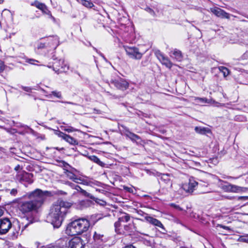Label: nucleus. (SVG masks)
Masks as SVG:
<instances>
[{
    "label": "nucleus",
    "instance_id": "obj_1",
    "mask_svg": "<svg viewBox=\"0 0 248 248\" xmlns=\"http://www.w3.org/2000/svg\"><path fill=\"white\" fill-rule=\"evenodd\" d=\"M72 206L70 202L59 200L52 205L47 219L55 228L60 227Z\"/></svg>",
    "mask_w": 248,
    "mask_h": 248
},
{
    "label": "nucleus",
    "instance_id": "obj_2",
    "mask_svg": "<svg viewBox=\"0 0 248 248\" xmlns=\"http://www.w3.org/2000/svg\"><path fill=\"white\" fill-rule=\"evenodd\" d=\"M48 195V191L37 189L29 195L31 200L21 202L19 203L18 208L24 214L36 210L42 205Z\"/></svg>",
    "mask_w": 248,
    "mask_h": 248
},
{
    "label": "nucleus",
    "instance_id": "obj_3",
    "mask_svg": "<svg viewBox=\"0 0 248 248\" xmlns=\"http://www.w3.org/2000/svg\"><path fill=\"white\" fill-rule=\"evenodd\" d=\"M90 226L89 221L86 218H79L69 223L65 230L66 233L73 236L80 234L86 232Z\"/></svg>",
    "mask_w": 248,
    "mask_h": 248
},
{
    "label": "nucleus",
    "instance_id": "obj_4",
    "mask_svg": "<svg viewBox=\"0 0 248 248\" xmlns=\"http://www.w3.org/2000/svg\"><path fill=\"white\" fill-rule=\"evenodd\" d=\"M220 187L226 192H240L246 189V188L233 185L228 183L226 181H223L220 179H218Z\"/></svg>",
    "mask_w": 248,
    "mask_h": 248
},
{
    "label": "nucleus",
    "instance_id": "obj_5",
    "mask_svg": "<svg viewBox=\"0 0 248 248\" xmlns=\"http://www.w3.org/2000/svg\"><path fill=\"white\" fill-rule=\"evenodd\" d=\"M16 179L21 183L31 184L33 182V174L24 171H19L16 175Z\"/></svg>",
    "mask_w": 248,
    "mask_h": 248
},
{
    "label": "nucleus",
    "instance_id": "obj_6",
    "mask_svg": "<svg viewBox=\"0 0 248 248\" xmlns=\"http://www.w3.org/2000/svg\"><path fill=\"white\" fill-rule=\"evenodd\" d=\"M126 54L131 58L134 59H140L142 54L139 51L138 48L136 47L124 46Z\"/></svg>",
    "mask_w": 248,
    "mask_h": 248
},
{
    "label": "nucleus",
    "instance_id": "obj_7",
    "mask_svg": "<svg viewBox=\"0 0 248 248\" xmlns=\"http://www.w3.org/2000/svg\"><path fill=\"white\" fill-rule=\"evenodd\" d=\"M53 70L58 72H65L69 69V66L63 59L55 60L53 63Z\"/></svg>",
    "mask_w": 248,
    "mask_h": 248
},
{
    "label": "nucleus",
    "instance_id": "obj_8",
    "mask_svg": "<svg viewBox=\"0 0 248 248\" xmlns=\"http://www.w3.org/2000/svg\"><path fill=\"white\" fill-rule=\"evenodd\" d=\"M12 226L9 219L4 218L0 219V234H4L6 233L11 228Z\"/></svg>",
    "mask_w": 248,
    "mask_h": 248
},
{
    "label": "nucleus",
    "instance_id": "obj_9",
    "mask_svg": "<svg viewBox=\"0 0 248 248\" xmlns=\"http://www.w3.org/2000/svg\"><path fill=\"white\" fill-rule=\"evenodd\" d=\"M209 11L214 14L217 17L221 18L230 19V18L229 13L217 7L210 8Z\"/></svg>",
    "mask_w": 248,
    "mask_h": 248
},
{
    "label": "nucleus",
    "instance_id": "obj_10",
    "mask_svg": "<svg viewBox=\"0 0 248 248\" xmlns=\"http://www.w3.org/2000/svg\"><path fill=\"white\" fill-rule=\"evenodd\" d=\"M64 173L68 178L75 183L83 184L84 185L88 184V182L86 180L81 178V177H77L74 173L68 170H65L64 171Z\"/></svg>",
    "mask_w": 248,
    "mask_h": 248
},
{
    "label": "nucleus",
    "instance_id": "obj_11",
    "mask_svg": "<svg viewBox=\"0 0 248 248\" xmlns=\"http://www.w3.org/2000/svg\"><path fill=\"white\" fill-rule=\"evenodd\" d=\"M110 82L117 89L123 91L127 89L129 86L128 83L125 80L122 78L112 80Z\"/></svg>",
    "mask_w": 248,
    "mask_h": 248
},
{
    "label": "nucleus",
    "instance_id": "obj_12",
    "mask_svg": "<svg viewBox=\"0 0 248 248\" xmlns=\"http://www.w3.org/2000/svg\"><path fill=\"white\" fill-rule=\"evenodd\" d=\"M70 248H83V245L81 239L79 237H75L72 239L69 243Z\"/></svg>",
    "mask_w": 248,
    "mask_h": 248
},
{
    "label": "nucleus",
    "instance_id": "obj_13",
    "mask_svg": "<svg viewBox=\"0 0 248 248\" xmlns=\"http://www.w3.org/2000/svg\"><path fill=\"white\" fill-rule=\"evenodd\" d=\"M156 55L157 59L163 64L165 65L166 67L169 68L171 67L172 63L170 62L169 59L167 57H165V56L162 53L158 51L156 53Z\"/></svg>",
    "mask_w": 248,
    "mask_h": 248
},
{
    "label": "nucleus",
    "instance_id": "obj_14",
    "mask_svg": "<svg viewBox=\"0 0 248 248\" xmlns=\"http://www.w3.org/2000/svg\"><path fill=\"white\" fill-rule=\"evenodd\" d=\"M199 183L193 180H190L188 184H186L183 186V189L187 192L192 193L193 192L195 188L198 185Z\"/></svg>",
    "mask_w": 248,
    "mask_h": 248
},
{
    "label": "nucleus",
    "instance_id": "obj_15",
    "mask_svg": "<svg viewBox=\"0 0 248 248\" xmlns=\"http://www.w3.org/2000/svg\"><path fill=\"white\" fill-rule=\"evenodd\" d=\"M145 219L147 222L150 223V224H151L154 226H157V227L161 228L164 231H165V229L163 224L158 219L153 218V217H150V216H146L145 217Z\"/></svg>",
    "mask_w": 248,
    "mask_h": 248
},
{
    "label": "nucleus",
    "instance_id": "obj_16",
    "mask_svg": "<svg viewBox=\"0 0 248 248\" xmlns=\"http://www.w3.org/2000/svg\"><path fill=\"white\" fill-rule=\"evenodd\" d=\"M28 225L29 224H26L23 226L22 229H20V224H17L16 225H14L15 231L13 232V235L17 237L19 234H21L24 229H25L28 226Z\"/></svg>",
    "mask_w": 248,
    "mask_h": 248
},
{
    "label": "nucleus",
    "instance_id": "obj_17",
    "mask_svg": "<svg viewBox=\"0 0 248 248\" xmlns=\"http://www.w3.org/2000/svg\"><path fill=\"white\" fill-rule=\"evenodd\" d=\"M64 140L72 145H76L78 144V141L77 140L67 134L65 137H64Z\"/></svg>",
    "mask_w": 248,
    "mask_h": 248
},
{
    "label": "nucleus",
    "instance_id": "obj_18",
    "mask_svg": "<svg viewBox=\"0 0 248 248\" xmlns=\"http://www.w3.org/2000/svg\"><path fill=\"white\" fill-rule=\"evenodd\" d=\"M195 131L200 134H205L207 133H210V130L209 128L206 127H198L195 128Z\"/></svg>",
    "mask_w": 248,
    "mask_h": 248
},
{
    "label": "nucleus",
    "instance_id": "obj_19",
    "mask_svg": "<svg viewBox=\"0 0 248 248\" xmlns=\"http://www.w3.org/2000/svg\"><path fill=\"white\" fill-rule=\"evenodd\" d=\"M173 55L174 58L178 61H181L182 60V55L181 52L177 49H175L173 51Z\"/></svg>",
    "mask_w": 248,
    "mask_h": 248
},
{
    "label": "nucleus",
    "instance_id": "obj_20",
    "mask_svg": "<svg viewBox=\"0 0 248 248\" xmlns=\"http://www.w3.org/2000/svg\"><path fill=\"white\" fill-rule=\"evenodd\" d=\"M89 158L91 160L97 163L101 166H103L104 165V163L100 161V160L96 156L91 155L89 157Z\"/></svg>",
    "mask_w": 248,
    "mask_h": 248
},
{
    "label": "nucleus",
    "instance_id": "obj_21",
    "mask_svg": "<svg viewBox=\"0 0 248 248\" xmlns=\"http://www.w3.org/2000/svg\"><path fill=\"white\" fill-rule=\"evenodd\" d=\"M126 136L132 140H139L140 137L139 136L129 131H127V133L125 134Z\"/></svg>",
    "mask_w": 248,
    "mask_h": 248
},
{
    "label": "nucleus",
    "instance_id": "obj_22",
    "mask_svg": "<svg viewBox=\"0 0 248 248\" xmlns=\"http://www.w3.org/2000/svg\"><path fill=\"white\" fill-rule=\"evenodd\" d=\"M78 1L81 3L83 5L88 8H91L93 6V4L90 1L86 0H78Z\"/></svg>",
    "mask_w": 248,
    "mask_h": 248
},
{
    "label": "nucleus",
    "instance_id": "obj_23",
    "mask_svg": "<svg viewBox=\"0 0 248 248\" xmlns=\"http://www.w3.org/2000/svg\"><path fill=\"white\" fill-rule=\"evenodd\" d=\"M119 220L121 221V222H127L130 219V216L128 214L124 213V216L119 217Z\"/></svg>",
    "mask_w": 248,
    "mask_h": 248
},
{
    "label": "nucleus",
    "instance_id": "obj_24",
    "mask_svg": "<svg viewBox=\"0 0 248 248\" xmlns=\"http://www.w3.org/2000/svg\"><path fill=\"white\" fill-rule=\"evenodd\" d=\"M51 95H53L59 99H61L62 98L61 92L57 91L51 92V93L48 95V96L50 97L51 96Z\"/></svg>",
    "mask_w": 248,
    "mask_h": 248
},
{
    "label": "nucleus",
    "instance_id": "obj_25",
    "mask_svg": "<svg viewBox=\"0 0 248 248\" xmlns=\"http://www.w3.org/2000/svg\"><path fill=\"white\" fill-rule=\"evenodd\" d=\"M74 189L77 190L78 191L80 192L83 195L86 196L87 197L89 196V193L86 192L85 190L82 189L79 186L77 185L74 187Z\"/></svg>",
    "mask_w": 248,
    "mask_h": 248
},
{
    "label": "nucleus",
    "instance_id": "obj_26",
    "mask_svg": "<svg viewBox=\"0 0 248 248\" xmlns=\"http://www.w3.org/2000/svg\"><path fill=\"white\" fill-rule=\"evenodd\" d=\"M219 70L223 74L224 77H227L229 74V71L228 68L224 66L219 67Z\"/></svg>",
    "mask_w": 248,
    "mask_h": 248
},
{
    "label": "nucleus",
    "instance_id": "obj_27",
    "mask_svg": "<svg viewBox=\"0 0 248 248\" xmlns=\"http://www.w3.org/2000/svg\"><path fill=\"white\" fill-rule=\"evenodd\" d=\"M104 236L103 234L97 233L95 232L93 234V238L95 240H102V237Z\"/></svg>",
    "mask_w": 248,
    "mask_h": 248
},
{
    "label": "nucleus",
    "instance_id": "obj_28",
    "mask_svg": "<svg viewBox=\"0 0 248 248\" xmlns=\"http://www.w3.org/2000/svg\"><path fill=\"white\" fill-rule=\"evenodd\" d=\"M61 128L63 130H64L66 132H67L68 133L76 131L77 130V129H75L74 128H73V127H71V126H69L68 127H64V126H61Z\"/></svg>",
    "mask_w": 248,
    "mask_h": 248
},
{
    "label": "nucleus",
    "instance_id": "obj_29",
    "mask_svg": "<svg viewBox=\"0 0 248 248\" xmlns=\"http://www.w3.org/2000/svg\"><path fill=\"white\" fill-rule=\"evenodd\" d=\"M195 101H196L197 103H201V104L208 103L207 99L205 98L197 97L195 98Z\"/></svg>",
    "mask_w": 248,
    "mask_h": 248
},
{
    "label": "nucleus",
    "instance_id": "obj_30",
    "mask_svg": "<svg viewBox=\"0 0 248 248\" xmlns=\"http://www.w3.org/2000/svg\"><path fill=\"white\" fill-rule=\"evenodd\" d=\"M55 134L56 135H57L58 137L62 138L63 140H64V137H65V136L67 135L60 131H58V130H56L55 131Z\"/></svg>",
    "mask_w": 248,
    "mask_h": 248
},
{
    "label": "nucleus",
    "instance_id": "obj_31",
    "mask_svg": "<svg viewBox=\"0 0 248 248\" xmlns=\"http://www.w3.org/2000/svg\"><path fill=\"white\" fill-rule=\"evenodd\" d=\"M170 175L167 174H164L161 176V179L163 181H164L166 183H168L169 182H170Z\"/></svg>",
    "mask_w": 248,
    "mask_h": 248
},
{
    "label": "nucleus",
    "instance_id": "obj_32",
    "mask_svg": "<svg viewBox=\"0 0 248 248\" xmlns=\"http://www.w3.org/2000/svg\"><path fill=\"white\" fill-rule=\"evenodd\" d=\"M36 6L37 8L42 11H44L46 9L45 5L41 3H38L36 4Z\"/></svg>",
    "mask_w": 248,
    "mask_h": 248
},
{
    "label": "nucleus",
    "instance_id": "obj_33",
    "mask_svg": "<svg viewBox=\"0 0 248 248\" xmlns=\"http://www.w3.org/2000/svg\"><path fill=\"white\" fill-rule=\"evenodd\" d=\"M95 202L98 204H99L101 205H102V206H104L106 204V202L105 201L100 200V199H97L95 201Z\"/></svg>",
    "mask_w": 248,
    "mask_h": 248
},
{
    "label": "nucleus",
    "instance_id": "obj_34",
    "mask_svg": "<svg viewBox=\"0 0 248 248\" xmlns=\"http://www.w3.org/2000/svg\"><path fill=\"white\" fill-rule=\"evenodd\" d=\"M6 67L4 62L0 60V73L3 72Z\"/></svg>",
    "mask_w": 248,
    "mask_h": 248
},
{
    "label": "nucleus",
    "instance_id": "obj_35",
    "mask_svg": "<svg viewBox=\"0 0 248 248\" xmlns=\"http://www.w3.org/2000/svg\"><path fill=\"white\" fill-rule=\"evenodd\" d=\"M21 88L26 92H31L32 89L29 87L21 86Z\"/></svg>",
    "mask_w": 248,
    "mask_h": 248
},
{
    "label": "nucleus",
    "instance_id": "obj_36",
    "mask_svg": "<svg viewBox=\"0 0 248 248\" xmlns=\"http://www.w3.org/2000/svg\"><path fill=\"white\" fill-rule=\"evenodd\" d=\"M10 193L11 195L15 196L17 193V190L16 189L13 188L10 190Z\"/></svg>",
    "mask_w": 248,
    "mask_h": 248
},
{
    "label": "nucleus",
    "instance_id": "obj_37",
    "mask_svg": "<svg viewBox=\"0 0 248 248\" xmlns=\"http://www.w3.org/2000/svg\"><path fill=\"white\" fill-rule=\"evenodd\" d=\"M65 184L66 185H68L69 186H70L71 187H72L73 189H74V187L77 186V185H75L74 184H73L70 182H69V181L66 182Z\"/></svg>",
    "mask_w": 248,
    "mask_h": 248
},
{
    "label": "nucleus",
    "instance_id": "obj_38",
    "mask_svg": "<svg viewBox=\"0 0 248 248\" xmlns=\"http://www.w3.org/2000/svg\"><path fill=\"white\" fill-rule=\"evenodd\" d=\"M38 62V61L34 60V59H27L26 60V62H28L31 64H34L33 62Z\"/></svg>",
    "mask_w": 248,
    "mask_h": 248
},
{
    "label": "nucleus",
    "instance_id": "obj_39",
    "mask_svg": "<svg viewBox=\"0 0 248 248\" xmlns=\"http://www.w3.org/2000/svg\"><path fill=\"white\" fill-rule=\"evenodd\" d=\"M121 222V221L119 220V218L118 219V220L115 223V227L116 228H118L120 226V223Z\"/></svg>",
    "mask_w": 248,
    "mask_h": 248
},
{
    "label": "nucleus",
    "instance_id": "obj_40",
    "mask_svg": "<svg viewBox=\"0 0 248 248\" xmlns=\"http://www.w3.org/2000/svg\"><path fill=\"white\" fill-rule=\"evenodd\" d=\"M248 199V197H246V196H240V197H238V200H246Z\"/></svg>",
    "mask_w": 248,
    "mask_h": 248
},
{
    "label": "nucleus",
    "instance_id": "obj_41",
    "mask_svg": "<svg viewBox=\"0 0 248 248\" xmlns=\"http://www.w3.org/2000/svg\"><path fill=\"white\" fill-rule=\"evenodd\" d=\"M147 11L151 13L153 16H155V12L151 8H148Z\"/></svg>",
    "mask_w": 248,
    "mask_h": 248
},
{
    "label": "nucleus",
    "instance_id": "obj_42",
    "mask_svg": "<svg viewBox=\"0 0 248 248\" xmlns=\"http://www.w3.org/2000/svg\"><path fill=\"white\" fill-rule=\"evenodd\" d=\"M218 227H219L220 228H223V229H224L225 230H230V228H229V227L223 226L222 225H218Z\"/></svg>",
    "mask_w": 248,
    "mask_h": 248
},
{
    "label": "nucleus",
    "instance_id": "obj_43",
    "mask_svg": "<svg viewBox=\"0 0 248 248\" xmlns=\"http://www.w3.org/2000/svg\"><path fill=\"white\" fill-rule=\"evenodd\" d=\"M51 40L55 44V47H56L57 46V42L58 41L57 38H51Z\"/></svg>",
    "mask_w": 248,
    "mask_h": 248
},
{
    "label": "nucleus",
    "instance_id": "obj_44",
    "mask_svg": "<svg viewBox=\"0 0 248 248\" xmlns=\"http://www.w3.org/2000/svg\"><path fill=\"white\" fill-rule=\"evenodd\" d=\"M47 248H64L62 247L59 246H51Z\"/></svg>",
    "mask_w": 248,
    "mask_h": 248
},
{
    "label": "nucleus",
    "instance_id": "obj_45",
    "mask_svg": "<svg viewBox=\"0 0 248 248\" xmlns=\"http://www.w3.org/2000/svg\"><path fill=\"white\" fill-rule=\"evenodd\" d=\"M124 248H136L132 245H129L126 246Z\"/></svg>",
    "mask_w": 248,
    "mask_h": 248
},
{
    "label": "nucleus",
    "instance_id": "obj_46",
    "mask_svg": "<svg viewBox=\"0 0 248 248\" xmlns=\"http://www.w3.org/2000/svg\"><path fill=\"white\" fill-rule=\"evenodd\" d=\"M3 212H4V211L2 209V208L0 207V217H1L3 214Z\"/></svg>",
    "mask_w": 248,
    "mask_h": 248
},
{
    "label": "nucleus",
    "instance_id": "obj_47",
    "mask_svg": "<svg viewBox=\"0 0 248 248\" xmlns=\"http://www.w3.org/2000/svg\"><path fill=\"white\" fill-rule=\"evenodd\" d=\"M20 169V166L19 165H17V166L15 168V170H16V171H17V170H19Z\"/></svg>",
    "mask_w": 248,
    "mask_h": 248
},
{
    "label": "nucleus",
    "instance_id": "obj_48",
    "mask_svg": "<svg viewBox=\"0 0 248 248\" xmlns=\"http://www.w3.org/2000/svg\"><path fill=\"white\" fill-rule=\"evenodd\" d=\"M124 230H126V231H129V226H127V225H125L124 226Z\"/></svg>",
    "mask_w": 248,
    "mask_h": 248
},
{
    "label": "nucleus",
    "instance_id": "obj_49",
    "mask_svg": "<svg viewBox=\"0 0 248 248\" xmlns=\"http://www.w3.org/2000/svg\"><path fill=\"white\" fill-rule=\"evenodd\" d=\"M62 102L64 103H66V104H74L73 103L70 102Z\"/></svg>",
    "mask_w": 248,
    "mask_h": 248
},
{
    "label": "nucleus",
    "instance_id": "obj_50",
    "mask_svg": "<svg viewBox=\"0 0 248 248\" xmlns=\"http://www.w3.org/2000/svg\"><path fill=\"white\" fill-rule=\"evenodd\" d=\"M44 46V44H40L39 46H38V48H43Z\"/></svg>",
    "mask_w": 248,
    "mask_h": 248
},
{
    "label": "nucleus",
    "instance_id": "obj_51",
    "mask_svg": "<svg viewBox=\"0 0 248 248\" xmlns=\"http://www.w3.org/2000/svg\"><path fill=\"white\" fill-rule=\"evenodd\" d=\"M227 198L228 199L231 200V199H233L234 198L233 197H227Z\"/></svg>",
    "mask_w": 248,
    "mask_h": 248
},
{
    "label": "nucleus",
    "instance_id": "obj_52",
    "mask_svg": "<svg viewBox=\"0 0 248 248\" xmlns=\"http://www.w3.org/2000/svg\"><path fill=\"white\" fill-rule=\"evenodd\" d=\"M223 178H232L231 177H229V176H223Z\"/></svg>",
    "mask_w": 248,
    "mask_h": 248
},
{
    "label": "nucleus",
    "instance_id": "obj_53",
    "mask_svg": "<svg viewBox=\"0 0 248 248\" xmlns=\"http://www.w3.org/2000/svg\"><path fill=\"white\" fill-rule=\"evenodd\" d=\"M208 185L207 183H205V184L204 185V186H207Z\"/></svg>",
    "mask_w": 248,
    "mask_h": 248
},
{
    "label": "nucleus",
    "instance_id": "obj_54",
    "mask_svg": "<svg viewBox=\"0 0 248 248\" xmlns=\"http://www.w3.org/2000/svg\"><path fill=\"white\" fill-rule=\"evenodd\" d=\"M3 0H0V3H2L3 2Z\"/></svg>",
    "mask_w": 248,
    "mask_h": 248
},
{
    "label": "nucleus",
    "instance_id": "obj_55",
    "mask_svg": "<svg viewBox=\"0 0 248 248\" xmlns=\"http://www.w3.org/2000/svg\"><path fill=\"white\" fill-rule=\"evenodd\" d=\"M126 188L127 189V190H128L129 191H130V189H131L130 188L126 187Z\"/></svg>",
    "mask_w": 248,
    "mask_h": 248
},
{
    "label": "nucleus",
    "instance_id": "obj_56",
    "mask_svg": "<svg viewBox=\"0 0 248 248\" xmlns=\"http://www.w3.org/2000/svg\"><path fill=\"white\" fill-rule=\"evenodd\" d=\"M174 207L175 208H179V207L178 206H177V205H175Z\"/></svg>",
    "mask_w": 248,
    "mask_h": 248
},
{
    "label": "nucleus",
    "instance_id": "obj_57",
    "mask_svg": "<svg viewBox=\"0 0 248 248\" xmlns=\"http://www.w3.org/2000/svg\"><path fill=\"white\" fill-rule=\"evenodd\" d=\"M62 65V64H59V65L60 66V67H61Z\"/></svg>",
    "mask_w": 248,
    "mask_h": 248
}]
</instances>
